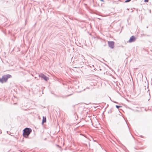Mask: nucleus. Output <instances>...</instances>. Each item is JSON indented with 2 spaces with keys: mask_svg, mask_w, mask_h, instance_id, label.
Returning a JSON list of instances; mask_svg holds the SVG:
<instances>
[{
  "mask_svg": "<svg viewBox=\"0 0 152 152\" xmlns=\"http://www.w3.org/2000/svg\"><path fill=\"white\" fill-rule=\"evenodd\" d=\"M108 44L109 46L112 49H113L114 47L115 42L113 41H108Z\"/></svg>",
  "mask_w": 152,
  "mask_h": 152,
  "instance_id": "obj_3",
  "label": "nucleus"
},
{
  "mask_svg": "<svg viewBox=\"0 0 152 152\" xmlns=\"http://www.w3.org/2000/svg\"><path fill=\"white\" fill-rule=\"evenodd\" d=\"M39 76L41 77L42 78L44 79L46 81H47L49 79L48 77H47L42 74H40L39 75Z\"/></svg>",
  "mask_w": 152,
  "mask_h": 152,
  "instance_id": "obj_4",
  "label": "nucleus"
},
{
  "mask_svg": "<svg viewBox=\"0 0 152 152\" xmlns=\"http://www.w3.org/2000/svg\"><path fill=\"white\" fill-rule=\"evenodd\" d=\"M116 107L117 108H119V107H121V106H118V105H116Z\"/></svg>",
  "mask_w": 152,
  "mask_h": 152,
  "instance_id": "obj_8",
  "label": "nucleus"
},
{
  "mask_svg": "<svg viewBox=\"0 0 152 152\" xmlns=\"http://www.w3.org/2000/svg\"><path fill=\"white\" fill-rule=\"evenodd\" d=\"M11 77V76L9 75L3 76L2 78H0V82L2 83L6 82L8 79Z\"/></svg>",
  "mask_w": 152,
  "mask_h": 152,
  "instance_id": "obj_2",
  "label": "nucleus"
},
{
  "mask_svg": "<svg viewBox=\"0 0 152 152\" xmlns=\"http://www.w3.org/2000/svg\"><path fill=\"white\" fill-rule=\"evenodd\" d=\"M131 0H126V1L125 2V3H127V2H128L129 1H130Z\"/></svg>",
  "mask_w": 152,
  "mask_h": 152,
  "instance_id": "obj_7",
  "label": "nucleus"
},
{
  "mask_svg": "<svg viewBox=\"0 0 152 152\" xmlns=\"http://www.w3.org/2000/svg\"><path fill=\"white\" fill-rule=\"evenodd\" d=\"M135 40L136 38L134 36H133L131 37L129 40L128 42L129 43L133 42L135 41Z\"/></svg>",
  "mask_w": 152,
  "mask_h": 152,
  "instance_id": "obj_5",
  "label": "nucleus"
},
{
  "mask_svg": "<svg viewBox=\"0 0 152 152\" xmlns=\"http://www.w3.org/2000/svg\"><path fill=\"white\" fill-rule=\"evenodd\" d=\"M149 0H144V2H148V1Z\"/></svg>",
  "mask_w": 152,
  "mask_h": 152,
  "instance_id": "obj_9",
  "label": "nucleus"
},
{
  "mask_svg": "<svg viewBox=\"0 0 152 152\" xmlns=\"http://www.w3.org/2000/svg\"><path fill=\"white\" fill-rule=\"evenodd\" d=\"M32 132V130L30 128H26L23 130V136L25 138H28Z\"/></svg>",
  "mask_w": 152,
  "mask_h": 152,
  "instance_id": "obj_1",
  "label": "nucleus"
},
{
  "mask_svg": "<svg viewBox=\"0 0 152 152\" xmlns=\"http://www.w3.org/2000/svg\"><path fill=\"white\" fill-rule=\"evenodd\" d=\"M46 118L45 117H43V119L42 121V124H43L44 123L46 122Z\"/></svg>",
  "mask_w": 152,
  "mask_h": 152,
  "instance_id": "obj_6",
  "label": "nucleus"
}]
</instances>
